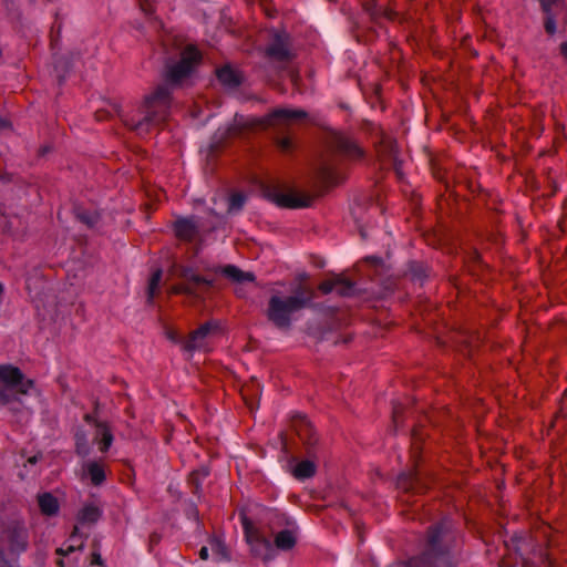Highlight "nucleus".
I'll return each mask as SVG.
<instances>
[{
    "instance_id": "nucleus-1",
    "label": "nucleus",
    "mask_w": 567,
    "mask_h": 567,
    "mask_svg": "<svg viewBox=\"0 0 567 567\" xmlns=\"http://www.w3.org/2000/svg\"><path fill=\"white\" fill-rule=\"evenodd\" d=\"M202 62V53L192 44L186 45L176 62L167 63L164 83L144 97L142 106L124 123L137 135L145 136L158 131L166 122L172 107V90L184 86Z\"/></svg>"
},
{
    "instance_id": "nucleus-2",
    "label": "nucleus",
    "mask_w": 567,
    "mask_h": 567,
    "mask_svg": "<svg viewBox=\"0 0 567 567\" xmlns=\"http://www.w3.org/2000/svg\"><path fill=\"white\" fill-rule=\"evenodd\" d=\"M462 536L451 518L431 524L421 540L420 553L409 559L410 567H457Z\"/></svg>"
},
{
    "instance_id": "nucleus-3",
    "label": "nucleus",
    "mask_w": 567,
    "mask_h": 567,
    "mask_svg": "<svg viewBox=\"0 0 567 567\" xmlns=\"http://www.w3.org/2000/svg\"><path fill=\"white\" fill-rule=\"evenodd\" d=\"M240 522L252 555L264 561L275 559V549L268 534L272 535L296 524L291 517L278 509H267L258 525L245 514H240Z\"/></svg>"
},
{
    "instance_id": "nucleus-4",
    "label": "nucleus",
    "mask_w": 567,
    "mask_h": 567,
    "mask_svg": "<svg viewBox=\"0 0 567 567\" xmlns=\"http://www.w3.org/2000/svg\"><path fill=\"white\" fill-rule=\"evenodd\" d=\"M312 297L311 290L300 291L288 297L274 295L268 301L266 317L277 328L288 330L291 326V316L307 307Z\"/></svg>"
},
{
    "instance_id": "nucleus-5",
    "label": "nucleus",
    "mask_w": 567,
    "mask_h": 567,
    "mask_svg": "<svg viewBox=\"0 0 567 567\" xmlns=\"http://www.w3.org/2000/svg\"><path fill=\"white\" fill-rule=\"evenodd\" d=\"M307 113L301 110L276 109L264 117L235 118V126L230 128L231 135L240 134L243 131L267 130L269 127L285 128L298 120L306 118Z\"/></svg>"
},
{
    "instance_id": "nucleus-6",
    "label": "nucleus",
    "mask_w": 567,
    "mask_h": 567,
    "mask_svg": "<svg viewBox=\"0 0 567 567\" xmlns=\"http://www.w3.org/2000/svg\"><path fill=\"white\" fill-rule=\"evenodd\" d=\"M290 429L305 444L307 451V458H305L303 461H311L312 458L324 457V455L315 447V444L317 443L316 431L311 422L305 415H293L290 421ZM292 461L300 460L293 457Z\"/></svg>"
},
{
    "instance_id": "nucleus-7",
    "label": "nucleus",
    "mask_w": 567,
    "mask_h": 567,
    "mask_svg": "<svg viewBox=\"0 0 567 567\" xmlns=\"http://www.w3.org/2000/svg\"><path fill=\"white\" fill-rule=\"evenodd\" d=\"M267 197L282 208L309 207L315 202V196L297 190L281 192L278 189H269Z\"/></svg>"
},
{
    "instance_id": "nucleus-8",
    "label": "nucleus",
    "mask_w": 567,
    "mask_h": 567,
    "mask_svg": "<svg viewBox=\"0 0 567 567\" xmlns=\"http://www.w3.org/2000/svg\"><path fill=\"white\" fill-rule=\"evenodd\" d=\"M9 550L13 555H20L28 549L29 532L23 522L12 520L4 528Z\"/></svg>"
},
{
    "instance_id": "nucleus-9",
    "label": "nucleus",
    "mask_w": 567,
    "mask_h": 567,
    "mask_svg": "<svg viewBox=\"0 0 567 567\" xmlns=\"http://www.w3.org/2000/svg\"><path fill=\"white\" fill-rule=\"evenodd\" d=\"M0 381L8 388L14 389L17 393L25 395L34 386L31 379H25L21 370L10 364L0 365Z\"/></svg>"
},
{
    "instance_id": "nucleus-10",
    "label": "nucleus",
    "mask_w": 567,
    "mask_h": 567,
    "mask_svg": "<svg viewBox=\"0 0 567 567\" xmlns=\"http://www.w3.org/2000/svg\"><path fill=\"white\" fill-rule=\"evenodd\" d=\"M219 333V326L216 321H209L192 331L184 341L183 348L186 351L205 349L208 341Z\"/></svg>"
},
{
    "instance_id": "nucleus-11",
    "label": "nucleus",
    "mask_w": 567,
    "mask_h": 567,
    "mask_svg": "<svg viewBox=\"0 0 567 567\" xmlns=\"http://www.w3.org/2000/svg\"><path fill=\"white\" fill-rule=\"evenodd\" d=\"M327 143L330 148L350 159H359L363 156L362 148L354 141L342 133H331Z\"/></svg>"
},
{
    "instance_id": "nucleus-12",
    "label": "nucleus",
    "mask_w": 567,
    "mask_h": 567,
    "mask_svg": "<svg viewBox=\"0 0 567 567\" xmlns=\"http://www.w3.org/2000/svg\"><path fill=\"white\" fill-rule=\"evenodd\" d=\"M268 58L278 62H289L293 54L290 50V41L287 34H276L272 42L267 47Z\"/></svg>"
},
{
    "instance_id": "nucleus-13",
    "label": "nucleus",
    "mask_w": 567,
    "mask_h": 567,
    "mask_svg": "<svg viewBox=\"0 0 567 567\" xmlns=\"http://www.w3.org/2000/svg\"><path fill=\"white\" fill-rule=\"evenodd\" d=\"M172 271L176 274L179 278L184 280V284L192 285L197 289V296L199 297L200 292L206 291L208 288L213 286V281L199 276L192 268L174 265L172 267Z\"/></svg>"
},
{
    "instance_id": "nucleus-14",
    "label": "nucleus",
    "mask_w": 567,
    "mask_h": 567,
    "mask_svg": "<svg viewBox=\"0 0 567 567\" xmlns=\"http://www.w3.org/2000/svg\"><path fill=\"white\" fill-rule=\"evenodd\" d=\"M296 532H297V525L295 524L292 526L286 527L284 529L272 534L274 542H271V543H272L274 549L275 550L278 549V550H282V551L292 549L297 543Z\"/></svg>"
},
{
    "instance_id": "nucleus-15",
    "label": "nucleus",
    "mask_w": 567,
    "mask_h": 567,
    "mask_svg": "<svg viewBox=\"0 0 567 567\" xmlns=\"http://www.w3.org/2000/svg\"><path fill=\"white\" fill-rule=\"evenodd\" d=\"M284 471L303 482L317 473V463H285Z\"/></svg>"
},
{
    "instance_id": "nucleus-16",
    "label": "nucleus",
    "mask_w": 567,
    "mask_h": 567,
    "mask_svg": "<svg viewBox=\"0 0 567 567\" xmlns=\"http://www.w3.org/2000/svg\"><path fill=\"white\" fill-rule=\"evenodd\" d=\"M217 272H220L224 277L229 279L233 284L243 285L245 282H255V275L250 271H244L237 266L226 265L224 267H219Z\"/></svg>"
},
{
    "instance_id": "nucleus-17",
    "label": "nucleus",
    "mask_w": 567,
    "mask_h": 567,
    "mask_svg": "<svg viewBox=\"0 0 567 567\" xmlns=\"http://www.w3.org/2000/svg\"><path fill=\"white\" fill-rule=\"evenodd\" d=\"M218 81L228 87H237L241 81L243 75L237 70L230 68L229 65H225L216 71Z\"/></svg>"
},
{
    "instance_id": "nucleus-18",
    "label": "nucleus",
    "mask_w": 567,
    "mask_h": 567,
    "mask_svg": "<svg viewBox=\"0 0 567 567\" xmlns=\"http://www.w3.org/2000/svg\"><path fill=\"white\" fill-rule=\"evenodd\" d=\"M38 505L41 513L45 516H55L59 513V501L51 493H42L38 495Z\"/></svg>"
},
{
    "instance_id": "nucleus-19",
    "label": "nucleus",
    "mask_w": 567,
    "mask_h": 567,
    "mask_svg": "<svg viewBox=\"0 0 567 567\" xmlns=\"http://www.w3.org/2000/svg\"><path fill=\"white\" fill-rule=\"evenodd\" d=\"M102 516V509L90 503L85 504L78 514V523L81 525H93L99 522Z\"/></svg>"
},
{
    "instance_id": "nucleus-20",
    "label": "nucleus",
    "mask_w": 567,
    "mask_h": 567,
    "mask_svg": "<svg viewBox=\"0 0 567 567\" xmlns=\"http://www.w3.org/2000/svg\"><path fill=\"white\" fill-rule=\"evenodd\" d=\"M425 433L423 432V425L419 424L413 427L411 434V453L413 458L422 456V443L424 442Z\"/></svg>"
},
{
    "instance_id": "nucleus-21",
    "label": "nucleus",
    "mask_w": 567,
    "mask_h": 567,
    "mask_svg": "<svg viewBox=\"0 0 567 567\" xmlns=\"http://www.w3.org/2000/svg\"><path fill=\"white\" fill-rule=\"evenodd\" d=\"M176 237L182 240H192L196 234L194 224L186 219H181L175 223Z\"/></svg>"
},
{
    "instance_id": "nucleus-22",
    "label": "nucleus",
    "mask_w": 567,
    "mask_h": 567,
    "mask_svg": "<svg viewBox=\"0 0 567 567\" xmlns=\"http://www.w3.org/2000/svg\"><path fill=\"white\" fill-rule=\"evenodd\" d=\"M99 449L102 452L107 451L113 441V435L110 429L104 423H96V437Z\"/></svg>"
},
{
    "instance_id": "nucleus-23",
    "label": "nucleus",
    "mask_w": 567,
    "mask_h": 567,
    "mask_svg": "<svg viewBox=\"0 0 567 567\" xmlns=\"http://www.w3.org/2000/svg\"><path fill=\"white\" fill-rule=\"evenodd\" d=\"M86 472L93 485L97 486L105 480V471L102 467V463H87Z\"/></svg>"
},
{
    "instance_id": "nucleus-24",
    "label": "nucleus",
    "mask_w": 567,
    "mask_h": 567,
    "mask_svg": "<svg viewBox=\"0 0 567 567\" xmlns=\"http://www.w3.org/2000/svg\"><path fill=\"white\" fill-rule=\"evenodd\" d=\"M161 280H162V270L157 269L156 271L153 272V275L150 279V282H148V287H147L148 302H152L154 297L158 293Z\"/></svg>"
},
{
    "instance_id": "nucleus-25",
    "label": "nucleus",
    "mask_w": 567,
    "mask_h": 567,
    "mask_svg": "<svg viewBox=\"0 0 567 567\" xmlns=\"http://www.w3.org/2000/svg\"><path fill=\"white\" fill-rule=\"evenodd\" d=\"M169 295H188V296H197V289L194 288L192 285L188 284H177L173 285L168 289Z\"/></svg>"
},
{
    "instance_id": "nucleus-26",
    "label": "nucleus",
    "mask_w": 567,
    "mask_h": 567,
    "mask_svg": "<svg viewBox=\"0 0 567 567\" xmlns=\"http://www.w3.org/2000/svg\"><path fill=\"white\" fill-rule=\"evenodd\" d=\"M276 145L281 153H290L295 148V143H293L292 138L288 135L278 136L276 138Z\"/></svg>"
},
{
    "instance_id": "nucleus-27",
    "label": "nucleus",
    "mask_w": 567,
    "mask_h": 567,
    "mask_svg": "<svg viewBox=\"0 0 567 567\" xmlns=\"http://www.w3.org/2000/svg\"><path fill=\"white\" fill-rule=\"evenodd\" d=\"M351 290L352 284L348 279L341 276H337V286L334 291L340 296H348L350 295Z\"/></svg>"
},
{
    "instance_id": "nucleus-28",
    "label": "nucleus",
    "mask_w": 567,
    "mask_h": 567,
    "mask_svg": "<svg viewBox=\"0 0 567 567\" xmlns=\"http://www.w3.org/2000/svg\"><path fill=\"white\" fill-rule=\"evenodd\" d=\"M210 549L218 560L227 559V550L224 544L217 539L210 540Z\"/></svg>"
},
{
    "instance_id": "nucleus-29",
    "label": "nucleus",
    "mask_w": 567,
    "mask_h": 567,
    "mask_svg": "<svg viewBox=\"0 0 567 567\" xmlns=\"http://www.w3.org/2000/svg\"><path fill=\"white\" fill-rule=\"evenodd\" d=\"M245 203V196L241 193H234L229 197V210H239Z\"/></svg>"
},
{
    "instance_id": "nucleus-30",
    "label": "nucleus",
    "mask_w": 567,
    "mask_h": 567,
    "mask_svg": "<svg viewBox=\"0 0 567 567\" xmlns=\"http://www.w3.org/2000/svg\"><path fill=\"white\" fill-rule=\"evenodd\" d=\"M403 417V408L401 404H394L393 411H392V423H393V430L396 431L400 423H402Z\"/></svg>"
},
{
    "instance_id": "nucleus-31",
    "label": "nucleus",
    "mask_w": 567,
    "mask_h": 567,
    "mask_svg": "<svg viewBox=\"0 0 567 567\" xmlns=\"http://www.w3.org/2000/svg\"><path fill=\"white\" fill-rule=\"evenodd\" d=\"M336 286H337V276L322 281L319 285V290L324 295L330 293V292L334 291Z\"/></svg>"
},
{
    "instance_id": "nucleus-32",
    "label": "nucleus",
    "mask_w": 567,
    "mask_h": 567,
    "mask_svg": "<svg viewBox=\"0 0 567 567\" xmlns=\"http://www.w3.org/2000/svg\"><path fill=\"white\" fill-rule=\"evenodd\" d=\"M209 474V467L208 466H202L198 471H193L190 474L192 482L196 485V487L199 486L200 477H205Z\"/></svg>"
},
{
    "instance_id": "nucleus-33",
    "label": "nucleus",
    "mask_w": 567,
    "mask_h": 567,
    "mask_svg": "<svg viewBox=\"0 0 567 567\" xmlns=\"http://www.w3.org/2000/svg\"><path fill=\"white\" fill-rule=\"evenodd\" d=\"M82 548H83V540H81V543L79 545L70 544L65 548H63V547L58 548L56 549V554L59 556H68L71 553H74L75 550H79V549H82Z\"/></svg>"
},
{
    "instance_id": "nucleus-34",
    "label": "nucleus",
    "mask_w": 567,
    "mask_h": 567,
    "mask_svg": "<svg viewBox=\"0 0 567 567\" xmlns=\"http://www.w3.org/2000/svg\"><path fill=\"white\" fill-rule=\"evenodd\" d=\"M186 516L189 518V519H193L195 520L196 523L199 522V513H198V509H197V506L194 504V503H190L186 509Z\"/></svg>"
},
{
    "instance_id": "nucleus-35",
    "label": "nucleus",
    "mask_w": 567,
    "mask_h": 567,
    "mask_svg": "<svg viewBox=\"0 0 567 567\" xmlns=\"http://www.w3.org/2000/svg\"><path fill=\"white\" fill-rule=\"evenodd\" d=\"M279 440L281 444V449L284 452L289 453L291 451L290 444L288 442V434L287 432L282 431L279 434Z\"/></svg>"
},
{
    "instance_id": "nucleus-36",
    "label": "nucleus",
    "mask_w": 567,
    "mask_h": 567,
    "mask_svg": "<svg viewBox=\"0 0 567 567\" xmlns=\"http://www.w3.org/2000/svg\"><path fill=\"white\" fill-rule=\"evenodd\" d=\"M11 401V395L8 391V388H0V403L8 404Z\"/></svg>"
},
{
    "instance_id": "nucleus-37",
    "label": "nucleus",
    "mask_w": 567,
    "mask_h": 567,
    "mask_svg": "<svg viewBox=\"0 0 567 567\" xmlns=\"http://www.w3.org/2000/svg\"><path fill=\"white\" fill-rule=\"evenodd\" d=\"M545 30L549 33V34H554L555 33V30H556V24H555V21L553 19H547L546 22H545Z\"/></svg>"
},
{
    "instance_id": "nucleus-38",
    "label": "nucleus",
    "mask_w": 567,
    "mask_h": 567,
    "mask_svg": "<svg viewBox=\"0 0 567 567\" xmlns=\"http://www.w3.org/2000/svg\"><path fill=\"white\" fill-rule=\"evenodd\" d=\"M321 177L323 179L324 183L327 184H333V181H332V177H331V172L329 168H323L322 172H321Z\"/></svg>"
},
{
    "instance_id": "nucleus-39",
    "label": "nucleus",
    "mask_w": 567,
    "mask_h": 567,
    "mask_svg": "<svg viewBox=\"0 0 567 567\" xmlns=\"http://www.w3.org/2000/svg\"><path fill=\"white\" fill-rule=\"evenodd\" d=\"M92 565H97V566H103V559L101 557V555L96 551H94L92 554V561H91Z\"/></svg>"
},
{
    "instance_id": "nucleus-40",
    "label": "nucleus",
    "mask_w": 567,
    "mask_h": 567,
    "mask_svg": "<svg viewBox=\"0 0 567 567\" xmlns=\"http://www.w3.org/2000/svg\"><path fill=\"white\" fill-rule=\"evenodd\" d=\"M200 559L203 560H207L208 557H209V548L206 547V546H203L200 549H199V553H198Z\"/></svg>"
},
{
    "instance_id": "nucleus-41",
    "label": "nucleus",
    "mask_w": 567,
    "mask_h": 567,
    "mask_svg": "<svg viewBox=\"0 0 567 567\" xmlns=\"http://www.w3.org/2000/svg\"><path fill=\"white\" fill-rule=\"evenodd\" d=\"M10 126L11 123L8 120L0 116V130L9 128Z\"/></svg>"
},
{
    "instance_id": "nucleus-42",
    "label": "nucleus",
    "mask_w": 567,
    "mask_h": 567,
    "mask_svg": "<svg viewBox=\"0 0 567 567\" xmlns=\"http://www.w3.org/2000/svg\"><path fill=\"white\" fill-rule=\"evenodd\" d=\"M560 53L564 56V59L567 61V42H563L559 47Z\"/></svg>"
},
{
    "instance_id": "nucleus-43",
    "label": "nucleus",
    "mask_w": 567,
    "mask_h": 567,
    "mask_svg": "<svg viewBox=\"0 0 567 567\" xmlns=\"http://www.w3.org/2000/svg\"><path fill=\"white\" fill-rule=\"evenodd\" d=\"M78 537L82 538V536H80V534H79V527H78V526H74L73 533H72V535H71V537H70V540H71V542H75V539H76Z\"/></svg>"
},
{
    "instance_id": "nucleus-44",
    "label": "nucleus",
    "mask_w": 567,
    "mask_h": 567,
    "mask_svg": "<svg viewBox=\"0 0 567 567\" xmlns=\"http://www.w3.org/2000/svg\"><path fill=\"white\" fill-rule=\"evenodd\" d=\"M84 420L87 423H93L96 426V423H100L97 420H95L91 414H85Z\"/></svg>"
},
{
    "instance_id": "nucleus-45",
    "label": "nucleus",
    "mask_w": 567,
    "mask_h": 567,
    "mask_svg": "<svg viewBox=\"0 0 567 567\" xmlns=\"http://www.w3.org/2000/svg\"><path fill=\"white\" fill-rule=\"evenodd\" d=\"M389 567H410V566H409V560H408L405 564L395 563V564L390 565Z\"/></svg>"
},
{
    "instance_id": "nucleus-46",
    "label": "nucleus",
    "mask_w": 567,
    "mask_h": 567,
    "mask_svg": "<svg viewBox=\"0 0 567 567\" xmlns=\"http://www.w3.org/2000/svg\"><path fill=\"white\" fill-rule=\"evenodd\" d=\"M151 542L152 543H158L159 542V536L157 534H152L151 535Z\"/></svg>"
},
{
    "instance_id": "nucleus-47",
    "label": "nucleus",
    "mask_w": 567,
    "mask_h": 567,
    "mask_svg": "<svg viewBox=\"0 0 567 567\" xmlns=\"http://www.w3.org/2000/svg\"><path fill=\"white\" fill-rule=\"evenodd\" d=\"M235 293H236L237 296H239V297H244L243 289H241V288H239V287L235 289Z\"/></svg>"
},
{
    "instance_id": "nucleus-48",
    "label": "nucleus",
    "mask_w": 567,
    "mask_h": 567,
    "mask_svg": "<svg viewBox=\"0 0 567 567\" xmlns=\"http://www.w3.org/2000/svg\"><path fill=\"white\" fill-rule=\"evenodd\" d=\"M58 565H59V567H64L63 560H62V559H60V560L58 561Z\"/></svg>"
},
{
    "instance_id": "nucleus-49",
    "label": "nucleus",
    "mask_w": 567,
    "mask_h": 567,
    "mask_svg": "<svg viewBox=\"0 0 567 567\" xmlns=\"http://www.w3.org/2000/svg\"><path fill=\"white\" fill-rule=\"evenodd\" d=\"M29 462L37 461L34 456L28 458Z\"/></svg>"
},
{
    "instance_id": "nucleus-50",
    "label": "nucleus",
    "mask_w": 567,
    "mask_h": 567,
    "mask_svg": "<svg viewBox=\"0 0 567 567\" xmlns=\"http://www.w3.org/2000/svg\"><path fill=\"white\" fill-rule=\"evenodd\" d=\"M524 567H526V566H524Z\"/></svg>"
}]
</instances>
